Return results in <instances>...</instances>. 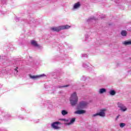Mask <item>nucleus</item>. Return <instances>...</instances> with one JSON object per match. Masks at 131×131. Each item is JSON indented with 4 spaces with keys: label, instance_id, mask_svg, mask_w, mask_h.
I'll list each match as a JSON object with an SVG mask.
<instances>
[{
    "label": "nucleus",
    "instance_id": "nucleus-1",
    "mask_svg": "<svg viewBox=\"0 0 131 131\" xmlns=\"http://www.w3.org/2000/svg\"><path fill=\"white\" fill-rule=\"evenodd\" d=\"M70 102L72 106H75L78 102V97H77V94L76 92H74L71 95L70 98Z\"/></svg>",
    "mask_w": 131,
    "mask_h": 131
},
{
    "label": "nucleus",
    "instance_id": "nucleus-2",
    "mask_svg": "<svg viewBox=\"0 0 131 131\" xmlns=\"http://www.w3.org/2000/svg\"><path fill=\"white\" fill-rule=\"evenodd\" d=\"M105 111H106V108L101 110L100 112L94 114L93 116V117H95V116H101V117H105Z\"/></svg>",
    "mask_w": 131,
    "mask_h": 131
},
{
    "label": "nucleus",
    "instance_id": "nucleus-3",
    "mask_svg": "<svg viewBox=\"0 0 131 131\" xmlns=\"http://www.w3.org/2000/svg\"><path fill=\"white\" fill-rule=\"evenodd\" d=\"M46 76H47V75H45V74H42L41 75H36V76L30 75V78H32V79H36V78H40V77H45Z\"/></svg>",
    "mask_w": 131,
    "mask_h": 131
},
{
    "label": "nucleus",
    "instance_id": "nucleus-4",
    "mask_svg": "<svg viewBox=\"0 0 131 131\" xmlns=\"http://www.w3.org/2000/svg\"><path fill=\"white\" fill-rule=\"evenodd\" d=\"M58 124H60V122H54L51 124V126L54 129H59L60 127L58 126Z\"/></svg>",
    "mask_w": 131,
    "mask_h": 131
},
{
    "label": "nucleus",
    "instance_id": "nucleus-5",
    "mask_svg": "<svg viewBox=\"0 0 131 131\" xmlns=\"http://www.w3.org/2000/svg\"><path fill=\"white\" fill-rule=\"evenodd\" d=\"M88 105V103L84 102V101H82L80 102L78 108L80 109H83V108H85Z\"/></svg>",
    "mask_w": 131,
    "mask_h": 131
},
{
    "label": "nucleus",
    "instance_id": "nucleus-6",
    "mask_svg": "<svg viewBox=\"0 0 131 131\" xmlns=\"http://www.w3.org/2000/svg\"><path fill=\"white\" fill-rule=\"evenodd\" d=\"M51 30L53 31H56V32H59L62 30V28L61 26L56 27H52L51 28Z\"/></svg>",
    "mask_w": 131,
    "mask_h": 131
},
{
    "label": "nucleus",
    "instance_id": "nucleus-7",
    "mask_svg": "<svg viewBox=\"0 0 131 131\" xmlns=\"http://www.w3.org/2000/svg\"><path fill=\"white\" fill-rule=\"evenodd\" d=\"M80 6H81L80 2H77L74 5L73 9L76 10L77 9H79V8H80Z\"/></svg>",
    "mask_w": 131,
    "mask_h": 131
},
{
    "label": "nucleus",
    "instance_id": "nucleus-8",
    "mask_svg": "<svg viewBox=\"0 0 131 131\" xmlns=\"http://www.w3.org/2000/svg\"><path fill=\"white\" fill-rule=\"evenodd\" d=\"M76 114H84L85 113V111L83 110H78L75 112Z\"/></svg>",
    "mask_w": 131,
    "mask_h": 131
},
{
    "label": "nucleus",
    "instance_id": "nucleus-9",
    "mask_svg": "<svg viewBox=\"0 0 131 131\" xmlns=\"http://www.w3.org/2000/svg\"><path fill=\"white\" fill-rule=\"evenodd\" d=\"M31 43L32 45V46H34V47H39V45L37 44V42L34 40H32L31 41Z\"/></svg>",
    "mask_w": 131,
    "mask_h": 131
},
{
    "label": "nucleus",
    "instance_id": "nucleus-10",
    "mask_svg": "<svg viewBox=\"0 0 131 131\" xmlns=\"http://www.w3.org/2000/svg\"><path fill=\"white\" fill-rule=\"evenodd\" d=\"M61 30H64L65 29H69V28H70L71 26L68 25H66L64 26H61Z\"/></svg>",
    "mask_w": 131,
    "mask_h": 131
},
{
    "label": "nucleus",
    "instance_id": "nucleus-11",
    "mask_svg": "<svg viewBox=\"0 0 131 131\" xmlns=\"http://www.w3.org/2000/svg\"><path fill=\"white\" fill-rule=\"evenodd\" d=\"M124 46H129L131 45V40L129 41H125L123 42Z\"/></svg>",
    "mask_w": 131,
    "mask_h": 131
},
{
    "label": "nucleus",
    "instance_id": "nucleus-12",
    "mask_svg": "<svg viewBox=\"0 0 131 131\" xmlns=\"http://www.w3.org/2000/svg\"><path fill=\"white\" fill-rule=\"evenodd\" d=\"M121 34L122 36H126L127 33L126 32V31L123 30L121 31Z\"/></svg>",
    "mask_w": 131,
    "mask_h": 131
},
{
    "label": "nucleus",
    "instance_id": "nucleus-13",
    "mask_svg": "<svg viewBox=\"0 0 131 131\" xmlns=\"http://www.w3.org/2000/svg\"><path fill=\"white\" fill-rule=\"evenodd\" d=\"M75 118H72L70 122L68 123V125H70V124H73V123H74V122H75Z\"/></svg>",
    "mask_w": 131,
    "mask_h": 131
},
{
    "label": "nucleus",
    "instance_id": "nucleus-14",
    "mask_svg": "<svg viewBox=\"0 0 131 131\" xmlns=\"http://www.w3.org/2000/svg\"><path fill=\"white\" fill-rule=\"evenodd\" d=\"M105 92H106V89L102 88V89H100L99 94H103L104 93H105Z\"/></svg>",
    "mask_w": 131,
    "mask_h": 131
},
{
    "label": "nucleus",
    "instance_id": "nucleus-15",
    "mask_svg": "<svg viewBox=\"0 0 131 131\" xmlns=\"http://www.w3.org/2000/svg\"><path fill=\"white\" fill-rule=\"evenodd\" d=\"M119 107H120V108H121V110H122V111H126V108H125V106H123V105H119Z\"/></svg>",
    "mask_w": 131,
    "mask_h": 131
},
{
    "label": "nucleus",
    "instance_id": "nucleus-16",
    "mask_svg": "<svg viewBox=\"0 0 131 131\" xmlns=\"http://www.w3.org/2000/svg\"><path fill=\"white\" fill-rule=\"evenodd\" d=\"M110 94L111 96H114L116 94V92L114 90H111L110 92Z\"/></svg>",
    "mask_w": 131,
    "mask_h": 131
},
{
    "label": "nucleus",
    "instance_id": "nucleus-17",
    "mask_svg": "<svg viewBox=\"0 0 131 131\" xmlns=\"http://www.w3.org/2000/svg\"><path fill=\"white\" fill-rule=\"evenodd\" d=\"M70 85L68 84V85H64L63 86H58L57 88L58 89H61L62 88H68V86H70Z\"/></svg>",
    "mask_w": 131,
    "mask_h": 131
},
{
    "label": "nucleus",
    "instance_id": "nucleus-18",
    "mask_svg": "<svg viewBox=\"0 0 131 131\" xmlns=\"http://www.w3.org/2000/svg\"><path fill=\"white\" fill-rule=\"evenodd\" d=\"M61 114L62 115H66L67 114H68V112L65 110H63L61 112Z\"/></svg>",
    "mask_w": 131,
    "mask_h": 131
},
{
    "label": "nucleus",
    "instance_id": "nucleus-19",
    "mask_svg": "<svg viewBox=\"0 0 131 131\" xmlns=\"http://www.w3.org/2000/svg\"><path fill=\"white\" fill-rule=\"evenodd\" d=\"M120 127H124V126H125V123H120Z\"/></svg>",
    "mask_w": 131,
    "mask_h": 131
},
{
    "label": "nucleus",
    "instance_id": "nucleus-20",
    "mask_svg": "<svg viewBox=\"0 0 131 131\" xmlns=\"http://www.w3.org/2000/svg\"><path fill=\"white\" fill-rule=\"evenodd\" d=\"M14 70H15V71H16V72H18V67H16V68L14 69Z\"/></svg>",
    "mask_w": 131,
    "mask_h": 131
},
{
    "label": "nucleus",
    "instance_id": "nucleus-21",
    "mask_svg": "<svg viewBox=\"0 0 131 131\" xmlns=\"http://www.w3.org/2000/svg\"><path fill=\"white\" fill-rule=\"evenodd\" d=\"M118 117H119V116H117V118H118Z\"/></svg>",
    "mask_w": 131,
    "mask_h": 131
}]
</instances>
